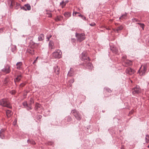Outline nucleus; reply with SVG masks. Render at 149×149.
Wrapping results in <instances>:
<instances>
[{"instance_id":"nucleus-24","label":"nucleus","mask_w":149,"mask_h":149,"mask_svg":"<svg viewBox=\"0 0 149 149\" xmlns=\"http://www.w3.org/2000/svg\"><path fill=\"white\" fill-rule=\"evenodd\" d=\"M22 65V63L21 62H17L16 64V65L17 66V69H19L20 68V67Z\"/></svg>"},{"instance_id":"nucleus-34","label":"nucleus","mask_w":149,"mask_h":149,"mask_svg":"<svg viewBox=\"0 0 149 149\" xmlns=\"http://www.w3.org/2000/svg\"><path fill=\"white\" fill-rule=\"evenodd\" d=\"M26 108L27 110H29V109H32V107L31 106V105L29 106L28 104V106L26 107Z\"/></svg>"},{"instance_id":"nucleus-9","label":"nucleus","mask_w":149,"mask_h":149,"mask_svg":"<svg viewBox=\"0 0 149 149\" xmlns=\"http://www.w3.org/2000/svg\"><path fill=\"white\" fill-rule=\"evenodd\" d=\"M82 56L81 58V60L82 61L86 60L87 61H90V59L88 57H87L86 55L85 54V53L83 52L82 53Z\"/></svg>"},{"instance_id":"nucleus-5","label":"nucleus","mask_w":149,"mask_h":149,"mask_svg":"<svg viewBox=\"0 0 149 149\" xmlns=\"http://www.w3.org/2000/svg\"><path fill=\"white\" fill-rule=\"evenodd\" d=\"M62 52L59 49H57L52 53V56L55 58H59L61 57Z\"/></svg>"},{"instance_id":"nucleus-33","label":"nucleus","mask_w":149,"mask_h":149,"mask_svg":"<svg viewBox=\"0 0 149 149\" xmlns=\"http://www.w3.org/2000/svg\"><path fill=\"white\" fill-rule=\"evenodd\" d=\"M27 142L28 143H30L33 144H35V142L33 140H30L29 139L27 140Z\"/></svg>"},{"instance_id":"nucleus-51","label":"nucleus","mask_w":149,"mask_h":149,"mask_svg":"<svg viewBox=\"0 0 149 149\" xmlns=\"http://www.w3.org/2000/svg\"><path fill=\"white\" fill-rule=\"evenodd\" d=\"M38 57H37L36 58V60H37V59H38Z\"/></svg>"},{"instance_id":"nucleus-23","label":"nucleus","mask_w":149,"mask_h":149,"mask_svg":"<svg viewBox=\"0 0 149 149\" xmlns=\"http://www.w3.org/2000/svg\"><path fill=\"white\" fill-rule=\"evenodd\" d=\"M127 13H125V14L122 15L119 18V19H125L127 18Z\"/></svg>"},{"instance_id":"nucleus-6","label":"nucleus","mask_w":149,"mask_h":149,"mask_svg":"<svg viewBox=\"0 0 149 149\" xmlns=\"http://www.w3.org/2000/svg\"><path fill=\"white\" fill-rule=\"evenodd\" d=\"M133 94L135 95L141 92V89L139 86L136 85L135 87L133 88L132 90Z\"/></svg>"},{"instance_id":"nucleus-7","label":"nucleus","mask_w":149,"mask_h":149,"mask_svg":"<svg viewBox=\"0 0 149 149\" xmlns=\"http://www.w3.org/2000/svg\"><path fill=\"white\" fill-rule=\"evenodd\" d=\"M1 71L5 74H8L10 72V67L9 65H7L5 66L4 68L2 69Z\"/></svg>"},{"instance_id":"nucleus-41","label":"nucleus","mask_w":149,"mask_h":149,"mask_svg":"<svg viewBox=\"0 0 149 149\" xmlns=\"http://www.w3.org/2000/svg\"><path fill=\"white\" fill-rule=\"evenodd\" d=\"M42 118V116L40 115H38L37 117V118L38 119H41Z\"/></svg>"},{"instance_id":"nucleus-16","label":"nucleus","mask_w":149,"mask_h":149,"mask_svg":"<svg viewBox=\"0 0 149 149\" xmlns=\"http://www.w3.org/2000/svg\"><path fill=\"white\" fill-rule=\"evenodd\" d=\"M22 78V75L21 74H19L17 76V77L14 79L15 82H19L21 79Z\"/></svg>"},{"instance_id":"nucleus-28","label":"nucleus","mask_w":149,"mask_h":149,"mask_svg":"<svg viewBox=\"0 0 149 149\" xmlns=\"http://www.w3.org/2000/svg\"><path fill=\"white\" fill-rule=\"evenodd\" d=\"M145 139L146 142L147 143H149V135H146Z\"/></svg>"},{"instance_id":"nucleus-52","label":"nucleus","mask_w":149,"mask_h":149,"mask_svg":"<svg viewBox=\"0 0 149 149\" xmlns=\"http://www.w3.org/2000/svg\"><path fill=\"white\" fill-rule=\"evenodd\" d=\"M36 61V60H35V61H34V62H33V63H34V62H35V61Z\"/></svg>"},{"instance_id":"nucleus-1","label":"nucleus","mask_w":149,"mask_h":149,"mask_svg":"<svg viewBox=\"0 0 149 149\" xmlns=\"http://www.w3.org/2000/svg\"><path fill=\"white\" fill-rule=\"evenodd\" d=\"M0 105L10 109L12 108L10 103L6 99H3L0 100Z\"/></svg>"},{"instance_id":"nucleus-37","label":"nucleus","mask_w":149,"mask_h":149,"mask_svg":"<svg viewBox=\"0 0 149 149\" xmlns=\"http://www.w3.org/2000/svg\"><path fill=\"white\" fill-rule=\"evenodd\" d=\"M28 52L31 54H34V52L33 50H30V51H29Z\"/></svg>"},{"instance_id":"nucleus-36","label":"nucleus","mask_w":149,"mask_h":149,"mask_svg":"<svg viewBox=\"0 0 149 149\" xmlns=\"http://www.w3.org/2000/svg\"><path fill=\"white\" fill-rule=\"evenodd\" d=\"M52 35H50L49 36H47V41H49V39L52 37Z\"/></svg>"},{"instance_id":"nucleus-38","label":"nucleus","mask_w":149,"mask_h":149,"mask_svg":"<svg viewBox=\"0 0 149 149\" xmlns=\"http://www.w3.org/2000/svg\"><path fill=\"white\" fill-rule=\"evenodd\" d=\"M78 13H78V12H74V11L73 13V16H75V15L77 14H78Z\"/></svg>"},{"instance_id":"nucleus-3","label":"nucleus","mask_w":149,"mask_h":149,"mask_svg":"<svg viewBox=\"0 0 149 149\" xmlns=\"http://www.w3.org/2000/svg\"><path fill=\"white\" fill-rule=\"evenodd\" d=\"M71 113L73 114L76 118L78 120H81V116L79 112L76 109H74L72 111Z\"/></svg>"},{"instance_id":"nucleus-49","label":"nucleus","mask_w":149,"mask_h":149,"mask_svg":"<svg viewBox=\"0 0 149 149\" xmlns=\"http://www.w3.org/2000/svg\"><path fill=\"white\" fill-rule=\"evenodd\" d=\"M3 31V29H0V32H1Z\"/></svg>"},{"instance_id":"nucleus-48","label":"nucleus","mask_w":149,"mask_h":149,"mask_svg":"<svg viewBox=\"0 0 149 149\" xmlns=\"http://www.w3.org/2000/svg\"><path fill=\"white\" fill-rule=\"evenodd\" d=\"M78 16L79 17H82V15L81 14H80L79 15H78Z\"/></svg>"},{"instance_id":"nucleus-45","label":"nucleus","mask_w":149,"mask_h":149,"mask_svg":"<svg viewBox=\"0 0 149 149\" xmlns=\"http://www.w3.org/2000/svg\"><path fill=\"white\" fill-rule=\"evenodd\" d=\"M141 24V26L142 27V28L143 29V28L144 27V25L143 24Z\"/></svg>"},{"instance_id":"nucleus-29","label":"nucleus","mask_w":149,"mask_h":149,"mask_svg":"<svg viewBox=\"0 0 149 149\" xmlns=\"http://www.w3.org/2000/svg\"><path fill=\"white\" fill-rule=\"evenodd\" d=\"M15 8L16 9H18L20 6V4L17 3H16V4H15Z\"/></svg>"},{"instance_id":"nucleus-10","label":"nucleus","mask_w":149,"mask_h":149,"mask_svg":"<svg viewBox=\"0 0 149 149\" xmlns=\"http://www.w3.org/2000/svg\"><path fill=\"white\" fill-rule=\"evenodd\" d=\"M24 6L26 8H25V7L24 6L21 7V8L25 10H31V7L29 4H25Z\"/></svg>"},{"instance_id":"nucleus-40","label":"nucleus","mask_w":149,"mask_h":149,"mask_svg":"<svg viewBox=\"0 0 149 149\" xmlns=\"http://www.w3.org/2000/svg\"><path fill=\"white\" fill-rule=\"evenodd\" d=\"M25 84L23 83H21L20 85V86L21 87L24 86L25 85Z\"/></svg>"},{"instance_id":"nucleus-2","label":"nucleus","mask_w":149,"mask_h":149,"mask_svg":"<svg viewBox=\"0 0 149 149\" xmlns=\"http://www.w3.org/2000/svg\"><path fill=\"white\" fill-rule=\"evenodd\" d=\"M147 68V66L145 64L141 65L138 71L140 75L143 76L145 75V73L146 71Z\"/></svg>"},{"instance_id":"nucleus-8","label":"nucleus","mask_w":149,"mask_h":149,"mask_svg":"<svg viewBox=\"0 0 149 149\" xmlns=\"http://www.w3.org/2000/svg\"><path fill=\"white\" fill-rule=\"evenodd\" d=\"M135 72V70L130 68H127L125 71V72L128 74L131 75Z\"/></svg>"},{"instance_id":"nucleus-27","label":"nucleus","mask_w":149,"mask_h":149,"mask_svg":"<svg viewBox=\"0 0 149 149\" xmlns=\"http://www.w3.org/2000/svg\"><path fill=\"white\" fill-rule=\"evenodd\" d=\"M30 103L29 105H32L34 102V100L33 98H31L30 100H29Z\"/></svg>"},{"instance_id":"nucleus-31","label":"nucleus","mask_w":149,"mask_h":149,"mask_svg":"<svg viewBox=\"0 0 149 149\" xmlns=\"http://www.w3.org/2000/svg\"><path fill=\"white\" fill-rule=\"evenodd\" d=\"M22 105L25 108H26V107L28 106V104L27 103V102L25 101L22 103Z\"/></svg>"},{"instance_id":"nucleus-25","label":"nucleus","mask_w":149,"mask_h":149,"mask_svg":"<svg viewBox=\"0 0 149 149\" xmlns=\"http://www.w3.org/2000/svg\"><path fill=\"white\" fill-rule=\"evenodd\" d=\"M44 39V35L41 34L38 37V40L39 41H42Z\"/></svg>"},{"instance_id":"nucleus-12","label":"nucleus","mask_w":149,"mask_h":149,"mask_svg":"<svg viewBox=\"0 0 149 149\" xmlns=\"http://www.w3.org/2000/svg\"><path fill=\"white\" fill-rule=\"evenodd\" d=\"M49 48L50 49H55V46L54 42L52 41H50L49 43Z\"/></svg>"},{"instance_id":"nucleus-21","label":"nucleus","mask_w":149,"mask_h":149,"mask_svg":"<svg viewBox=\"0 0 149 149\" xmlns=\"http://www.w3.org/2000/svg\"><path fill=\"white\" fill-rule=\"evenodd\" d=\"M123 25H120V26L116 28L115 31L117 32V33H118L119 31H120L123 29Z\"/></svg>"},{"instance_id":"nucleus-15","label":"nucleus","mask_w":149,"mask_h":149,"mask_svg":"<svg viewBox=\"0 0 149 149\" xmlns=\"http://www.w3.org/2000/svg\"><path fill=\"white\" fill-rule=\"evenodd\" d=\"M5 130L2 129L0 131V137L2 139H3L4 138Z\"/></svg>"},{"instance_id":"nucleus-17","label":"nucleus","mask_w":149,"mask_h":149,"mask_svg":"<svg viewBox=\"0 0 149 149\" xmlns=\"http://www.w3.org/2000/svg\"><path fill=\"white\" fill-rule=\"evenodd\" d=\"M59 68L57 66H55L54 68V72L57 74H58L59 73Z\"/></svg>"},{"instance_id":"nucleus-30","label":"nucleus","mask_w":149,"mask_h":149,"mask_svg":"<svg viewBox=\"0 0 149 149\" xmlns=\"http://www.w3.org/2000/svg\"><path fill=\"white\" fill-rule=\"evenodd\" d=\"M125 63L128 65H129L131 64L132 62L129 60H127L125 62Z\"/></svg>"},{"instance_id":"nucleus-39","label":"nucleus","mask_w":149,"mask_h":149,"mask_svg":"<svg viewBox=\"0 0 149 149\" xmlns=\"http://www.w3.org/2000/svg\"><path fill=\"white\" fill-rule=\"evenodd\" d=\"M89 25L91 26H93L95 25L96 24L95 23L93 22L91 24H90Z\"/></svg>"},{"instance_id":"nucleus-14","label":"nucleus","mask_w":149,"mask_h":149,"mask_svg":"<svg viewBox=\"0 0 149 149\" xmlns=\"http://www.w3.org/2000/svg\"><path fill=\"white\" fill-rule=\"evenodd\" d=\"M8 3H10V8H12L15 5L16 2H15L14 0H10L8 1Z\"/></svg>"},{"instance_id":"nucleus-50","label":"nucleus","mask_w":149,"mask_h":149,"mask_svg":"<svg viewBox=\"0 0 149 149\" xmlns=\"http://www.w3.org/2000/svg\"><path fill=\"white\" fill-rule=\"evenodd\" d=\"M70 82H72V83L74 82V81L73 80V79H72V80H70Z\"/></svg>"},{"instance_id":"nucleus-20","label":"nucleus","mask_w":149,"mask_h":149,"mask_svg":"<svg viewBox=\"0 0 149 149\" xmlns=\"http://www.w3.org/2000/svg\"><path fill=\"white\" fill-rule=\"evenodd\" d=\"M111 50L114 53L117 54L118 52V49L115 47H113L112 48L111 47Z\"/></svg>"},{"instance_id":"nucleus-46","label":"nucleus","mask_w":149,"mask_h":149,"mask_svg":"<svg viewBox=\"0 0 149 149\" xmlns=\"http://www.w3.org/2000/svg\"><path fill=\"white\" fill-rule=\"evenodd\" d=\"M16 123V120H15L13 122V124L14 125H15Z\"/></svg>"},{"instance_id":"nucleus-13","label":"nucleus","mask_w":149,"mask_h":149,"mask_svg":"<svg viewBox=\"0 0 149 149\" xmlns=\"http://www.w3.org/2000/svg\"><path fill=\"white\" fill-rule=\"evenodd\" d=\"M41 109V105L38 103H36L35 104V106L34 108L35 110L36 111H38L40 110Z\"/></svg>"},{"instance_id":"nucleus-32","label":"nucleus","mask_w":149,"mask_h":149,"mask_svg":"<svg viewBox=\"0 0 149 149\" xmlns=\"http://www.w3.org/2000/svg\"><path fill=\"white\" fill-rule=\"evenodd\" d=\"M66 119H67V121L68 122H70L72 120V118L70 116L66 117Z\"/></svg>"},{"instance_id":"nucleus-53","label":"nucleus","mask_w":149,"mask_h":149,"mask_svg":"<svg viewBox=\"0 0 149 149\" xmlns=\"http://www.w3.org/2000/svg\"><path fill=\"white\" fill-rule=\"evenodd\" d=\"M147 147L149 148V145Z\"/></svg>"},{"instance_id":"nucleus-35","label":"nucleus","mask_w":149,"mask_h":149,"mask_svg":"<svg viewBox=\"0 0 149 149\" xmlns=\"http://www.w3.org/2000/svg\"><path fill=\"white\" fill-rule=\"evenodd\" d=\"M105 89L106 91L109 93H110L111 91V90L108 88H106Z\"/></svg>"},{"instance_id":"nucleus-43","label":"nucleus","mask_w":149,"mask_h":149,"mask_svg":"<svg viewBox=\"0 0 149 149\" xmlns=\"http://www.w3.org/2000/svg\"><path fill=\"white\" fill-rule=\"evenodd\" d=\"M64 3V5H65L66 4V3H65L63 1H62L60 3V5Z\"/></svg>"},{"instance_id":"nucleus-4","label":"nucleus","mask_w":149,"mask_h":149,"mask_svg":"<svg viewBox=\"0 0 149 149\" xmlns=\"http://www.w3.org/2000/svg\"><path fill=\"white\" fill-rule=\"evenodd\" d=\"M75 36L77 38V41L80 42L84 40L86 38L85 35L83 33H76Z\"/></svg>"},{"instance_id":"nucleus-19","label":"nucleus","mask_w":149,"mask_h":149,"mask_svg":"<svg viewBox=\"0 0 149 149\" xmlns=\"http://www.w3.org/2000/svg\"><path fill=\"white\" fill-rule=\"evenodd\" d=\"M74 74V71L73 70L72 68H71L68 72V75L69 76H72Z\"/></svg>"},{"instance_id":"nucleus-47","label":"nucleus","mask_w":149,"mask_h":149,"mask_svg":"<svg viewBox=\"0 0 149 149\" xmlns=\"http://www.w3.org/2000/svg\"><path fill=\"white\" fill-rule=\"evenodd\" d=\"M82 18L83 19L85 20L86 18L85 17H83L82 16Z\"/></svg>"},{"instance_id":"nucleus-44","label":"nucleus","mask_w":149,"mask_h":149,"mask_svg":"<svg viewBox=\"0 0 149 149\" xmlns=\"http://www.w3.org/2000/svg\"><path fill=\"white\" fill-rule=\"evenodd\" d=\"M132 20L134 22V21H135V22H136L137 21V19H136V18H134V19H132Z\"/></svg>"},{"instance_id":"nucleus-11","label":"nucleus","mask_w":149,"mask_h":149,"mask_svg":"<svg viewBox=\"0 0 149 149\" xmlns=\"http://www.w3.org/2000/svg\"><path fill=\"white\" fill-rule=\"evenodd\" d=\"M83 65L85 66L86 65V68L89 69H91L93 68V66L92 65L91 63H83Z\"/></svg>"},{"instance_id":"nucleus-22","label":"nucleus","mask_w":149,"mask_h":149,"mask_svg":"<svg viewBox=\"0 0 149 149\" xmlns=\"http://www.w3.org/2000/svg\"><path fill=\"white\" fill-rule=\"evenodd\" d=\"M64 15L68 18L70 17L71 15V13L70 12H65L64 14Z\"/></svg>"},{"instance_id":"nucleus-42","label":"nucleus","mask_w":149,"mask_h":149,"mask_svg":"<svg viewBox=\"0 0 149 149\" xmlns=\"http://www.w3.org/2000/svg\"><path fill=\"white\" fill-rule=\"evenodd\" d=\"M53 143L52 142H49L48 143V145H52V144H53Z\"/></svg>"},{"instance_id":"nucleus-18","label":"nucleus","mask_w":149,"mask_h":149,"mask_svg":"<svg viewBox=\"0 0 149 149\" xmlns=\"http://www.w3.org/2000/svg\"><path fill=\"white\" fill-rule=\"evenodd\" d=\"M6 114L7 117L9 118L12 115V113L10 110H8L6 111Z\"/></svg>"},{"instance_id":"nucleus-26","label":"nucleus","mask_w":149,"mask_h":149,"mask_svg":"<svg viewBox=\"0 0 149 149\" xmlns=\"http://www.w3.org/2000/svg\"><path fill=\"white\" fill-rule=\"evenodd\" d=\"M16 50V47L15 45H13L11 47V51L15 53Z\"/></svg>"}]
</instances>
